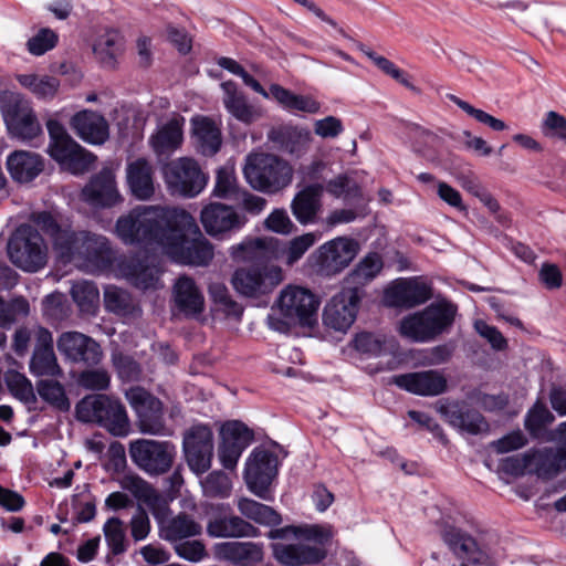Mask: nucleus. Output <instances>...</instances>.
Returning a JSON list of instances; mask_svg holds the SVG:
<instances>
[{
	"label": "nucleus",
	"mask_w": 566,
	"mask_h": 566,
	"mask_svg": "<svg viewBox=\"0 0 566 566\" xmlns=\"http://www.w3.org/2000/svg\"><path fill=\"white\" fill-rule=\"evenodd\" d=\"M115 228L124 243L160 250L181 264L207 266L213 259L212 244L184 209L138 206L118 218Z\"/></svg>",
	"instance_id": "nucleus-1"
},
{
	"label": "nucleus",
	"mask_w": 566,
	"mask_h": 566,
	"mask_svg": "<svg viewBox=\"0 0 566 566\" xmlns=\"http://www.w3.org/2000/svg\"><path fill=\"white\" fill-rule=\"evenodd\" d=\"M30 221L51 239L54 251L65 262H78L92 272L111 265L113 252L104 235L74 231L70 220L56 212L35 211L30 214Z\"/></svg>",
	"instance_id": "nucleus-2"
},
{
	"label": "nucleus",
	"mask_w": 566,
	"mask_h": 566,
	"mask_svg": "<svg viewBox=\"0 0 566 566\" xmlns=\"http://www.w3.org/2000/svg\"><path fill=\"white\" fill-rule=\"evenodd\" d=\"M280 240L272 237L248 239L231 248V255L250 265L232 274L233 289L242 296L260 298L274 291L283 280L281 266L272 263L280 258Z\"/></svg>",
	"instance_id": "nucleus-3"
},
{
	"label": "nucleus",
	"mask_w": 566,
	"mask_h": 566,
	"mask_svg": "<svg viewBox=\"0 0 566 566\" xmlns=\"http://www.w3.org/2000/svg\"><path fill=\"white\" fill-rule=\"evenodd\" d=\"M269 537L282 539L271 544L274 558L285 566L319 563L326 556L325 546L333 532L324 525L285 526L270 531Z\"/></svg>",
	"instance_id": "nucleus-4"
},
{
	"label": "nucleus",
	"mask_w": 566,
	"mask_h": 566,
	"mask_svg": "<svg viewBox=\"0 0 566 566\" xmlns=\"http://www.w3.org/2000/svg\"><path fill=\"white\" fill-rule=\"evenodd\" d=\"M319 301L308 290L297 285L284 287L275 302L273 313L268 316V325L280 333H289L293 327H313L317 323Z\"/></svg>",
	"instance_id": "nucleus-5"
},
{
	"label": "nucleus",
	"mask_w": 566,
	"mask_h": 566,
	"mask_svg": "<svg viewBox=\"0 0 566 566\" xmlns=\"http://www.w3.org/2000/svg\"><path fill=\"white\" fill-rule=\"evenodd\" d=\"M457 306L441 301L432 303L422 311L405 316L399 323L401 336L415 343H428L446 333L453 324Z\"/></svg>",
	"instance_id": "nucleus-6"
},
{
	"label": "nucleus",
	"mask_w": 566,
	"mask_h": 566,
	"mask_svg": "<svg viewBox=\"0 0 566 566\" xmlns=\"http://www.w3.org/2000/svg\"><path fill=\"white\" fill-rule=\"evenodd\" d=\"M76 418L82 422H95L115 437H126L130 422L125 407L105 395L84 397L75 408Z\"/></svg>",
	"instance_id": "nucleus-7"
},
{
	"label": "nucleus",
	"mask_w": 566,
	"mask_h": 566,
	"mask_svg": "<svg viewBox=\"0 0 566 566\" xmlns=\"http://www.w3.org/2000/svg\"><path fill=\"white\" fill-rule=\"evenodd\" d=\"M243 174L253 189L274 193L291 184L293 169L275 155L255 154L248 156Z\"/></svg>",
	"instance_id": "nucleus-8"
},
{
	"label": "nucleus",
	"mask_w": 566,
	"mask_h": 566,
	"mask_svg": "<svg viewBox=\"0 0 566 566\" xmlns=\"http://www.w3.org/2000/svg\"><path fill=\"white\" fill-rule=\"evenodd\" d=\"M7 251L12 264L24 272H38L48 262L45 241L30 224H21L15 229L9 238Z\"/></svg>",
	"instance_id": "nucleus-9"
},
{
	"label": "nucleus",
	"mask_w": 566,
	"mask_h": 566,
	"mask_svg": "<svg viewBox=\"0 0 566 566\" xmlns=\"http://www.w3.org/2000/svg\"><path fill=\"white\" fill-rule=\"evenodd\" d=\"M50 136L49 154L71 172L78 175L90 169L95 157L78 145L56 119L46 122Z\"/></svg>",
	"instance_id": "nucleus-10"
},
{
	"label": "nucleus",
	"mask_w": 566,
	"mask_h": 566,
	"mask_svg": "<svg viewBox=\"0 0 566 566\" xmlns=\"http://www.w3.org/2000/svg\"><path fill=\"white\" fill-rule=\"evenodd\" d=\"M128 452L133 463L150 476L167 473L176 458V448L170 441L145 438L130 441Z\"/></svg>",
	"instance_id": "nucleus-11"
},
{
	"label": "nucleus",
	"mask_w": 566,
	"mask_h": 566,
	"mask_svg": "<svg viewBox=\"0 0 566 566\" xmlns=\"http://www.w3.org/2000/svg\"><path fill=\"white\" fill-rule=\"evenodd\" d=\"M8 132L22 142H31L42 135V127L29 101L17 93H6L0 102Z\"/></svg>",
	"instance_id": "nucleus-12"
},
{
	"label": "nucleus",
	"mask_w": 566,
	"mask_h": 566,
	"mask_svg": "<svg viewBox=\"0 0 566 566\" xmlns=\"http://www.w3.org/2000/svg\"><path fill=\"white\" fill-rule=\"evenodd\" d=\"M165 182L172 193L187 198L198 196L207 186L208 176L191 157H179L165 165Z\"/></svg>",
	"instance_id": "nucleus-13"
},
{
	"label": "nucleus",
	"mask_w": 566,
	"mask_h": 566,
	"mask_svg": "<svg viewBox=\"0 0 566 566\" xmlns=\"http://www.w3.org/2000/svg\"><path fill=\"white\" fill-rule=\"evenodd\" d=\"M126 398L136 413V426L140 433L149 436L167 434L164 405L142 387L126 391Z\"/></svg>",
	"instance_id": "nucleus-14"
},
{
	"label": "nucleus",
	"mask_w": 566,
	"mask_h": 566,
	"mask_svg": "<svg viewBox=\"0 0 566 566\" xmlns=\"http://www.w3.org/2000/svg\"><path fill=\"white\" fill-rule=\"evenodd\" d=\"M277 457L273 452L261 448L254 449L247 460L244 470L249 490L258 497L271 501L269 486L277 474Z\"/></svg>",
	"instance_id": "nucleus-15"
},
{
	"label": "nucleus",
	"mask_w": 566,
	"mask_h": 566,
	"mask_svg": "<svg viewBox=\"0 0 566 566\" xmlns=\"http://www.w3.org/2000/svg\"><path fill=\"white\" fill-rule=\"evenodd\" d=\"M154 517L158 525V536L171 545L202 533L201 524L186 512L174 514L165 506L154 511Z\"/></svg>",
	"instance_id": "nucleus-16"
},
{
	"label": "nucleus",
	"mask_w": 566,
	"mask_h": 566,
	"mask_svg": "<svg viewBox=\"0 0 566 566\" xmlns=\"http://www.w3.org/2000/svg\"><path fill=\"white\" fill-rule=\"evenodd\" d=\"M359 298L356 287L342 289L324 308V325L337 332H346L356 319Z\"/></svg>",
	"instance_id": "nucleus-17"
},
{
	"label": "nucleus",
	"mask_w": 566,
	"mask_h": 566,
	"mask_svg": "<svg viewBox=\"0 0 566 566\" xmlns=\"http://www.w3.org/2000/svg\"><path fill=\"white\" fill-rule=\"evenodd\" d=\"M259 533V528L224 505L212 507L207 522V534L213 538L256 537Z\"/></svg>",
	"instance_id": "nucleus-18"
},
{
	"label": "nucleus",
	"mask_w": 566,
	"mask_h": 566,
	"mask_svg": "<svg viewBox=\"0 0 566 566\" xmlns=\"http://www.w3.org/2000/svg\"><path fill=\"white\" fill-rule=\"evenodd\" d=\"M436 410L453 428L470 434H479L489 430L484 417L464 401L439 400Z\"/></svg>",
	"instance_id": "nucleus-19"
},
{
	"label": "nucleus",
	"mask_w": 566,
	"mask_h": 566,
	"mask_svg": "<svg viewBox=\"0 0 566 566\" xmlns=\"http://www.w3.org/2000/svg\"><path fill=\"white\" fill-rule=\"evenodd\" d=\"M221 443L218 457L227 470H233L244 451L252 442L253 432L241 421H229L221 427Z\"/></svg>",
	"instance_id": "nucleus-20"
},
{
	"label": "nucleus",
	"mask_w": 566,
	"mask_h": 566,
	"mask_svg": "<svg viewBox=\"0 0 566 566\" xmlns=\"http://www.w3.org/2000/svg\"><path fill=\"white\" fill-rule=\"evenodd\" d=\"M184 452L189 468L197 474L208 471L212 460V432L207 426L192 427L184 437Z\"/></svg>",
	"instance_id": "nucleus-21"
},
{
	"label": "nucleus",
	"mask_w": 566,
	"mask_h": 566,
	"mask_svg": "<svg viewBox=\"0 0 566 566\" xmlns=\"http://www.w3.org/2000/svg\"><path fill=\"white\" fill-rule=\"evenodd\" d=\"M358 253V243L349 238L338 237L318 249L317 265L325 275L342 272Z\"/></svg>",
	"instance_id": "nucleus-22"
},
{
	"label": "nucleus",
	"mask_w": 566,
	"mask_h": 566,
	"mask_svg": "<svg viewBox=\"0 0 566 566\" xmlns=\"http://www.w3.org/2000/svg\"><path fill=\"white\" fill-rule=\"evenodd\" d=\"M432 296L431 287L419 277L400 279L386 289L384 301L390 307L411 308Z\"/></svg>",
	"instance_id": "nucleus-23"
},
{
	"label": "nucleus",
	"mask_w": 566,
	"mask_h": 566,
	"mask_svg": "<svg viewBox=\"0 0 566 566\" xmlns=\"http://www.w3.org/2000/svg\"><path fill=\"white\" fill-rule=\"evenodd\" d=\"M57 349L74 363L96 365L102 358L101 346L90 336L78 332H65L57 339Z\"/></svg>",
	"instance_id": "nucleus-24"
},
{
	"label": "nucleus",
	"mask_w": 566,
	"mask_h": 566,
	"mask_svg": "<svg viewBox=\"0 0 566 566\" xmlns=\"http://www.w3.org/2000/svg\"><path fill=\"white\" fill-rule=\"evenodd\" d=\"M201 223L208 234L222 235L238 230L247 223V218L239 214L231 206L213 202L206 206L200 214Z\"/></svg>",
	"instance_id": "nucleus-25"
},
{
	"label": "nucleus",
	"mask_w": 566,
	"mask_h": 566,
	"mask_svg": "<svg viewBox=\"0 0 566 566\" xmlns=\"http://www.w3.org/2000/svg\"><path fill=\"white\" fill-rule=\"evenodd\" d=\"M391 382L419 396H438L447 390V378L437 370H424L396 375Z\"/></svg>",
	"instance_id": "nucleus-26"
},
{
	"label": "nucleus",
	"mask_w": 566,
	"mask_h": 566,
	"mask_svg": "<svg viewBox=\"0 0 566 566\" xmlns=\"http://www.w3.org/2000/svg\"><path fill=\"white\" fill-rule=\"evenodd\" d=\"M30 370L35 376L56 377L63 374L53 349V337L50 331L39 327L36 344L30 360Z\"/></svg>",
	"instance_id": "nucleus-27"
},
{
	"label": "nucleus",
	"mask_w": 566,
	"mask_h": 566,
	"mask_svg": "<svg viewBox=\"0 0 566 566\" xmlns=\"http://www.w3.org/2000/svg\"><path fill=\"white\" fill-rule=\"evenodd\" d=\"M85 201L93 206L112 207L120 201L115 175L111 168L102 169L82 191Z\"/></svg>",
	"instance_id": "nucleus-28"
},
{
	"label": "nucleus",
	"mask_w": 566,
	"mask_h": 566,
	"mask_svg": "<svg viewBox=\"0 0 566 566\" xmlns=\"http://www.w3.org/2000/svg\"><path fill=\"white\" fill-rule=\"evenodd\" d=\"M71 127L84 142L102 145L109 137V126L105 117L96 112L84 109L71 118Z\"/></svg>",
	"instance_id": "nucleus-29"
},
{
	"label": "nucleus",
	"mask_w": 566,
	"mask_h": 566,
	"mask_svg": "<svg viewBox=\"0 0 566 566\" xmlns=\"http://www.w3.org/2000/svg\"><path fill=\"white\" fill-rule=\"evenodd\" d=\"M324 185L311 182L300 190L291 203L292 213L301 224L315 223L322 210Z\"/></svg>",
	"instance_id": "nucleus-30"
},
{
	"label": "nucleus",
	"mask_w": 566,
	"mask_h": 566,
	"mask_svg": "<svg viewBox=\"0 0 566 566\" xmlns=\"http://www.w3.org/2000/svg\"><path fill=\"white\" fill-rule=\"evenodd\" d=\"M214 555L238 566H255L263 559V547L253 542H223L216 544Z\"/></svg>",
	"instance_id": "nucleus-31"
},
{
	"label": "nucleus",
	"mask_w": 566,
	"mask_h": 566,
	"mask_svg": "<svg viewBox=\"0 0 566 566\" xmlns=\"http://www.w3.org/2000/svg\"><path fill=\"white\" fill-rule=\"evenodd\" d=\"M443 542L453 554L467 563L461 566H482L484 554L478 548L475 539L469 534L453 526H446L441 532Z\"/></svg>",
	"instance_id": "nucleus-32"
},
{
	"label": "nucleus",
	"mask_w": 566,
	"mask_h": 566,
	"mask_svg": "<svg viewBox=\"0 0 566 566\" xmlns=\"http://www.w3.org/2000/svg\"><path fill=\"white\" fill-rule=\"evenodd\" d=\"M175 306L187 317H196L205 310V297L193 279L179 276L172 289Z\"/></svg>",
	"instance_id": "nucleus-33"
},
{
	"label": "nucleus",
	"mask_w": 566,
	"mask_h": 566,
	"mask_svg": "<svg viewBox=\"0 0 566 566\" xmlns=\"http://www.w3.org/2000/svg\"><path fill=\"white\" fill-rule=\"evenodd\" d=\"M155 170L145 158H137L126 166L128 188L134 197L148 200L155 193Z\"/></svg>",
	"instance_id": "nucleus-34"
},
{
	"label": "nucleus",
	"mask_w": 566,
	"mask_h": 566,
	"mask_svg": "<svg viewBox=\"0 0 566 566\" xmlns=\"http://www.w3.org/2000/svg\"><path fill=\"white\" fill-rule=\"evenodd\" d=\"M195 147L203 156L216 155L222 145V134L218 124L209 117L197 116L191 119Z\"/></svg>",
	"instance_id": "nucleus-35"
},
{
	"label": "nucleus",
	"mask_w": 566,
	"mask_h": 566,
	"mask_svg": "<svg viewBox=\"0 0 566 566\" xmlns=\"http://www.w3.org/2000/svg\"><path fill=\"white\" fill-rule=\"evenodd\" d=\"M221 88L223 105L234 118L244 124H251L261 118V111L248 103L245 95L238 90L234 82H223Z\"/></svg>",
	"instance_id": "nucleus-36"
},
{
	"label": "nucleus",
	"mask_w": 566,
	"mask_h": 566,
	"mask_svg": "<svg viewBox=\"0 0 566 566\" xmlns=\"http://www.w3.org/2000/svg\"><path fill=\"white\" fill-rule=\"evenodd\" d=\"M184 123L182 117H172L151 135L149 143L157 156L170 155L180 147L184 139Z\"/></svg>",
	"instance_id": "nucleus-37"
},
{
	"label": "nucleus",
	"mask_w": 566,
	"mask_h": 566,
	"mask_svg": "<svg viewBox=\"0 0 566 566\" xmlns=\"http://www.w3.org/2000/svg\"><path fill=\"white\" fill-rule=\"evenodd\" d=\"M11 177L19 182L33 180L43 170L40 155L27 150H15L7 159Z\"/></svg>",
	"instance_id": "nucleus-38"
},
{
	"label": "nucleus",
	"mask_w": 566,
	"mask_h": 566,
	"mask_svg": "<svg viewBox=\"0 0 566 566\" xmlns=\"http://www.w3.org/2000/svg\"><path fill=\"white\" fill-rule=\"evenodd\" d=\"M123 48L124 39L120 32L115 29H107L96 38L93 52L103 64L112 66L122 53Z\"/></svg>",
	"instance_id": "nucleus-39"
},
{
	"label": "nucleus",
	"mask_w": 566,
	"mask_h": 566,
	"mask_svg": "<svg viewBox=\"0 0 566 566\" xmlns=\"http://www.w3.org/2000/svg\"><path fill=\"white\" fill-rule=\"evenodd\" d=\"M104 305L107 311L124 318H135L142 314V310L130 294L114 286L105 290Z\"/></svg>",
	"instance_id": "nucleus-40"
},
{
	"label": "nucleus",
	"mask_w": 566,
	"mask_h": 566,
	"mask_svg": "<svg viewBox=\"0 0 566 566\" xmlns=\"http://www.w3.org/2000/svg\"><path fill=\"white\" fill-rule=\"evenodd\" d=\"M237 506L241 515L258 524L276 526L282 522L281 515L274 509L252 499L241 497Z\"/></svg>",
	"instance_id": "nucleus-41"
},
{
	"label": "nucleus",
	"mask_w": 566,
	"mask_h": 566,
	"mask_svg": "<svg viewBox=\"0 0 566 566\" xmlns=\"http://www.w3.org/2000/svg\"><path fill=\"white\" fill-rule=\"evenodd\" d=\"M270 93L275 101L290 111H300L310 114H315L319 111V103L314 98L294 94L279 84H272L270 86Z\"/></svg>",
	"instance_id": "nucleus-42"
},
{
	"label": "nucleus",
	"mask_w": 566,
	"mask_h": 566,
	"mask_svg": "<svg viewBox=\"0 0 566 566\" xmlns=\"http://www.w3.org/2000/svg\"><path fill=\"white\" fill-rule=\"evenodd\" d=\"M381 268V258L377 253H369L347 275L345 279L346 287H356L359 292V286H364L375 279Z\"/></svg>",
	"instance_id": "nucleus-43"
},
{
	"label": "nucleus",
	"mask_w": 566,
	"mask_h": 566,
	"mask_svg": "<svg viewBox=\"0 0 566 566\" xmlns=\"http://www.w3.org/2000/svg\"><path fill=\"white\" fill-rule=\"evenodd\" d=\"M18 82L41 99L53 98L60 87V81L48 75L22 74L18 76Z\"/></svg>",
	"instance_id": "nucleus-44"
},
{
	"label": "nucleus",
	"mask_w": 566,
	"mask_h": 566,
	"mask_svg": "<svg viewBox=\"0 0 566 566\" xmlns=\"http://www.w3.org/2000/svg\"><path fill=\"white\" fill-rule=\"evenodd\" d=\"M355 347L361 353L380 356L386 353H392L397 347V343L394 337L361 333L355 338Z\"/></svg>",
	"instance_id": "nucleus-45"
},
{
	"label": "nucleus",
	"mask_w": 566,
	"mask_h": 566,
	"mask_svg": "<svg viewBox=\"0 0 566 566\" xmlns=\"http://www.w3.org/2000/svg\"><path fill=\"white\" fill-rule=\"evenodd\" d=\"M241 189L232 166H222L217 170L212 195L220 199L239 200Z\"/></svg>",
	"instance_id": "nucleus-46"
},
{
	"label": "nucleus",
	"mask_w": 566,
	"mask_h": 566,
	"mask_svg": "<svg viewBox=\"0 0 566 566\" xmlns=\"http://www.w3.org/2000/svg\"><path fill=\"white\" fill-rule=\"evenodd\" d=\"M535 471L539 478L548 479L566 469V454L563 451L545 450L534 457Z\"/></svg>",
	"instance_id": "nucleus-47"
},
{
	"label": "nucleus",
	"mask_w": 566,
	"mask_h": 566,
	"mask_svg": "<svg viewBox=\"0 0 566 566\" xmlns=\"http://www.w3.org/2000/svg\"><path fill=\"white\" fill-rule=\"evenodd\" d=\"M71 295L83 313L93 314L97 307L99 293L94 283L78 281L72 285Z\"/></svg>",
	"instance_id": "nucleus-48"
},
{
	"label": "nucleus",
	"mask_w": 566,
	"mask_h": 566,
	"mask_svg": "<svg viewBox=\"0 0 566 566\" xmlns=\"http://www.w3.org/2000/svg\"><path fill=\"white\" fill-rule=\"evenodd\" d=\"M317 237L314 233H304L292 239L289 244L283 248L280 244V258H284L287 265H293L315 244Z\"/></svg>",
	"instance_id": "nucleus-49"
},
{
	"label": "nucleus",
	"mask_w": 566,
	"mask_h": 566,
	"mask_svg": "<svg viewBox=\"0 0 566 566\" xmlns=\"http://www.w3.org/2000/svg\"><path fill=\"white\" fill-rule=\"evenodd\" d=\"M555 420L547 407L537 401L525 416V428L534 437H538L547 424Z\"/></svg>",
	"instance_id": "nucleus-50"
},
{
	"label": "nucleus",
	"mask_w": 566,
	"mask_h": 566,
	"mask_svg": "<svg viewBox=\"0 0 566 566\" xmlns=\"http://www.w3.org/2000/svg\"><path fill=\"white\" fill-rule=\"evenodd\" d=\"M6 384L10 392L22 402L27 405L35 402L36 397L33 386L24 375L17 371H9L6 375Z\"/></svg>",
	"instance_id": "nucleus-51"
},
{
	"label": "nucleus",
	"mask_w": 566,
	"mask_h": 566,
	"mask_svg": "<svg viewBox=\"0 0 566 566\" xmlns=\"http://www.w3.org/2000/svg\"><path fill=\"white\" fill-rule=\"evenodd\" d=\"M103 533L113 555H119L126 551L124 523L118 517L108 518L103 526Z\"/></svg>",
	"instance_id": "nucleus-52"
},
{
	"label": "nucleus",
	"mask_w": 566,
	"mask_h": 566,
	"mask_svg": "<svg viewBox=\"0 0 566 566\" xmlns=\"http://www.w3.org/2000/svg\"><path fill=\"white\" fill-rule=\"evenodd\" d=\"M39 396L46 402L57 407L61 410L70 408L69 399L65 396L63 386L56 380H40L36 384Z\"/></svg>",
	"instance_id": "nucleus-53"
},
{
	"label": "nucleus",
	"mask_w": 566,
	"mask_h": 566,
	"mask_svg": "<svg viewBox=\"0 0 566 566\" xmlns=\"http://www.w3.org/2000/svg\"><path fill=\"white\" fill-rule=\"evenodd\" d=\"M328 193L344 200H355L361 197V190L357 182L346 175H339L326 185Z\"/></svg>",
	"instance_id": "nucleus-54"
},
{
	"label": "nucleus",
	"mask_w": 566,
	"mask_h": 566,
	"mask_svg": "<svg viewBox=\"0 0 566 566\" xmlns=\"http://www.w3.org/2000/svg\"><path fill=\"white\" fill-rule=\"evenodd\" d=\"M449 99L453 102L458 107H460L463 112H465L469 116L473 117L476 122L486 125L488 127L495 132H502L507 128L506 124L502 119L495 118L489 113L475 108L474 106L459 98L455 95H449Z\"/></svg>",
	"instance_id": "nucleus-55"
},
{
	"label": "nucleus",
	"mask_w": 566,
	"mask_h": 566,
	"mask_svg": "<svg viewBox=\"0 0 566 566\" xmlns=\"http://www.w3.org/2000/svg\"><path fill=\"white\" fill-rule=\"evenodd\" d=\"M29 311V303L23 297L7 302L0 296V327L10 326L19 316H27Z\"/></svg>",
	"instance_id": "nucleus-56"
},
{
	"label": "nucleus",
	"mask_w": 566,
	"mask_h": 566,
	"mask_svg": "<svg viewBox=\"0 0 566 566\" xmlns=\"http://www.w3.org/2000/svg\"><path fill=\"white\" fill-rule=\"evenodd\" d=\"M159 268L151 261L149 264L138 263L133 266L130 280L139 289L155 287L159 281Z\"/></svg>",
	"instance_id": "nucleus-57"
},
{
	"label": "nucleus",
	"mask_w": 566,
	"mask_h": 566,
	"mask_svg": "<svg viewBox=\"0 0 566 566\" xmlns=\"http://www.w3.org/2000/svg\"><path fill=\"white\" fill-rule=\"evenodd\" d=\"M203 492L207 496L226 497L231 491V481L222 471H213L202 482Z\"/></svg>",
	"instance_id": "nucleus-58"
},
{
	"label": "nucleus",
	"mask_w": 566,
	"mask_h": 566,
	"mask_svg": "<svg viewBox=\"0 0 566 566\" xmlns=\"http://www.w3.org/2000/svg\"><path fill=\"white\" fill-rule=\"evenodd\" d=\"M57 39V34L54 31L49 28H42L35 35L28 40V51L32 55H43L56 45Z\"/></svg>",
	"instance_id": "nucleus-59"
},
{
	"label": "nucleus",
	"mask_w": 566,
	"mask_h": 566,
	"mask_svg": "<svg viewBox=\"0 0 566 566\" xmlns=\"http://www.w3.org/2000/svg\"><path fill=\"white\" fill-rule=\"evenodd\" d=\"M120 485L124 490L133 493L137 499L146 502L157 496L151 485L137 474H125L120 479Z\"/></svg>",
	"instance_id": "nucleus-60"
},
{
	"label": "nucleus",
	"mask_w": 566,
	"mask_h": 566,
	"mask_svg": "<svg viewBox=\"0 0 566 566\" xmlns=\"http://www.w3.org/2000/svg\"><path fill=\"white\" fill-rule=\"evenodd\" d=\"M365 55L374 62V64L382 71L388 76L392 77L400 84H402L406 87H412L411 83L408 81L405 72L397 67L391 61H389L387 57L376 54L373 51L369 50H363Z\"/></svg>",
	"instance_id": "nucleus-61"
},
{
	"label": "nucleus",
	"mask_w": 566,
	"mask_h": 566,
	"mask_svg": "<svg viewBox=\"0 0 566 566\" xmlns=\"http://www.w3.org/2000/svg\"><path fill=\"white\" fill-rule=\"evenodd\" d=\"M175 553L191 563L201 562L208 554L202 542L184 539L172 545Z\"/></svg>",
	"instance_id": "nucleus-62"
},
{
	"label": "nucleus",
	"mask_w": 566,
	"mask_h": 566,
	"mask_svg": "<svg viewBox=\"0 0 566 566\" xmlns=\"http://www.w3.org/2000/svg\"><path fill=\"white\" fill-rule=\"evenodd\" d=\"M264 227L279 234H290L295 230V224L284 209L273 210L264 220Z\"/></svg>",
	"instance_id": "nucleus-63"
},
{
	"label": "nucleus",
	"mask_w": 566,
	"mask_h": 566,
	"mask_svg": "<svg viewBox=\"0 0 566 566\" xmlns=\"http://www.w3.org/2000/svg\"><path fill=\"white\" fill-rule=\"evenodd\" d=\"M109 382L111 377L105 369H90L80 375V384L90 390H105Z\"/></svg>",
	"instance_id": "nucleus-64"
}]
</instances>
